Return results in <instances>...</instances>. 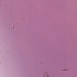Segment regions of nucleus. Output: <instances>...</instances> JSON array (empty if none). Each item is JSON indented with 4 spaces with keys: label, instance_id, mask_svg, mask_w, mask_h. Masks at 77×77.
I'll list each match as a JSON object with an SVG mask.
<instances>
[{
    "label": "nucleus",
    "instance_id": "obj_1",
    "mask_svg": "<svg viewBox=\"0 0 77 77\" xmlns=\"http://www.w3.org/2000/svg\"><path fill=\"white\" fill-rule=\"evenodd\" d=\"M45 74H47V73L45 72Z\"/></svg>",
    "mask_w": 77,
    "mask_h": 77
}]
</instances>
